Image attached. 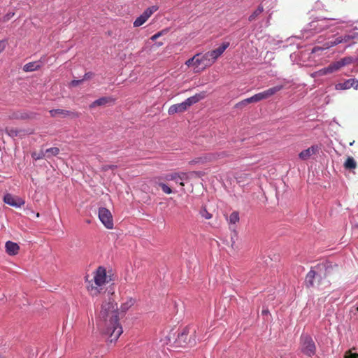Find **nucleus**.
I'll list each match as a JSON object with an SVG mask.
<instances>
[{
    "label": "nucleus",
    "instance_id": "obj_51",
    "mask_svg": "<svg viewBox=\"0 0 358 358\" xmlns=\"http://www.w3.org/2000/svg\"><path fill=\"white\" fill-rule=\"evenodd\" d=\"M355 355H357V358H358V353H355Z\"/></svg>",
    "mask_w": 358,
    "mask_h": 358
},
{
    "label": "nucleus",
    "instance_id": "obj_18",
    "mask_svg": "<svg viewBox=\"0 0 358 358\" xmlns=\"http://www.w3.org/2000/svg\"><path fill=\"white\" fill-rule=\"evenodd\" d=\"M319 148L317 145H313L308 149H306L303 151H301L299 154V157L302 160H307L308 159L313 155L316 154V152L318 151Z\"/></svg>",
    "mask_w": 358,
    "mask_h": 358
},
{
    "label": "nucleus",
    "instance_id": "obj_46",
    "mask_svg": "<svg viewBox=\"0 0 358 358\" xmlns=\"http://www.w3.org/2000/svg\"><path fill=\"white\" fill-rule=\"evenodd\" d=\"M160 35H161V33H160V32H159V33H157V34H155V35H153V36L150 38V39H151V40H152V41H155V40H156V39H157V38Z\"/></svg>",
    "mask_w": 358,
    "mask_h": 358
},
{
    "label": "nucleus",
    "instance_id": "obj_24",
    "mask_svg": "<svg viewBox=\"0 0 358 358\" xmlns=\"http://www.w3.org/2000/svg\"><path fill=\"white\" fill-rule=\"evenodd\" d=\"M357 166V162L352 157H348L343 164L344 168L347 170L355 169Z\"/></svg>",
    "mask_w": 358,
    "mask_h": 358
},
{
    "label": "nucleus",
    "instance_id": "obj_14",
    "mask_svg": "<svg viewBox=\"0 0 358 358\" xmlns=\"http://www.w3.org/2000/svg\"><path fill=\"white\" fill-rule=\"evenodd\" d=\"M5 131L9 136H10L12 138L17 137V136L22 138L24 136H26L27 134H31L34 132L32 130L27 131L24 129H18L13 128V127L6 128Z\"/></svg>",
    "mask_w": 358,
    "mask_h": 358
},
{
    "label": "nucleus",
    "instance_id": "obj_47",
    "mask_svg": "<svg viewBox=\"0 0 358 358\" xmlns=\"http://www.w3.org/2000/svg\"><path fill=\"white\" fill-rule=\"evenodd\" d=\"M257 94L259 95V96H260L262 100L266 99L265 97H264V94L263 92L257 93Z\"/></svg>",
    "mask_w": 358,
    "mask_h": 358
},
{
    "label": "nucleus",
    "instance_id": "obj_5",
    "mask_svg": "<svg viewBox=\"0 0 358 358\" xmlns=\"http://www.w3.org/2000/svg\"><path fill=\"white\" fill-rule=\"evenodd\" d=\"M190 333L194 334L195 330L192 329L191 331V327H185L180 333H178V338L176 340V343L178 346H186L187 345H192L195 343V339L194 338L192 341L190 337H189V334Z\"/></svg>",
    "mask_w": 358,
    "mask_h": 358
},
{
    "label": "nucleus",
    "instance_id": "obj_17",
    "mask_svg": "<svg viewBox=\"0 0 358 358\" xmlns=\"http://www.w3.org/2000/svg\"><path fill=\"white\" fill-rule=\"evenodd\" d=\"M115 101V99H114L112 96H103V97L93 101L90 105V108H93L96 106H105L108 103H114Z\"/></svg>",
    "mask_w": 358,
    "mask_h": 358
},
{
    "label": "nucleus",
    "instance_id": "obj_33",
    "mask_svg": "<svg viewBox=\"0 0 358 358\" xmlns=\"http://www.w3.org/2000/svg\"><path fill=\"white\" fill-rule=\"evenodd\" d=\"M316 73L318 76H324V75L331 73V71H330L329 67L328 66L327 67H325V68H323V69L319 70L318 71L316 72Z\"/></svg>",
    "mask_w": 358,
    "mask_h": 358
},
{
    "label": "nucleus",
    "instance_id": "obj_53",
    "mask_svg": "<svg viewBox=\"0 0 358 358\" xmlns=\"http://www.w3.org/2000/svg\"><path fill=\"white\" fill-rule=\"evenodd\" d=\"M0 358H3V356L0 354Z\"/></svg>",
    "mask_w": 358,
    "mask_h": 358
},
{
    "label": "nucleus",
    "instance_id": "obj_40",
    "mask_svg": "<svg viewBox=\"0 0 358 358\" xmlns=\"http://www.w3.org/2000/svg\"><path fill=\"white\" fill-rule=\"evenodd\" d=\"M83 81V80H73L71 82L70 85L72 87H76L80 83H81Z\"/></svg>",
    "mask_w": 358,
    "mask_h": 358
},
{
    "label": "nucleus",
    "instance_id": "obj_49",
    "mask_svg": "<svg viewBox=\"0 0 358 358\" xmlns=\"http://www.w3.org/2000/svg\"><path fill=\"white\" fill-rule=\"evenodd\" d=\"M134 24V27H138L140 25H142L143 24L138 23V24Z\"/></svg>",
    "mask_w": 358,
    "mask_h": 358
},
{
    "label": "nucleus",
    "instance_id": "obj_38",
    "mask_svg": "<svg viewBox=\"0 0 358 358\" xmlns=\"http://www.w3.org/2000/svg\"><path fill=\"white\" fill-rule=\"evenodd\" d=\"M117 168L116 165H104L101 167V170L103 171H107L109 169L114 170Z\"/></svg>",
    "mask_w": 358,
    "mask_h": 358
},
{
    "label": "nucleus",
    "instance_id": "obj_52",
    "mask_svg": "<svg viewBox=\"0 0 358 358\" xmlns=\"http://www.w3.org/2000/svg\"><path fill=\"white\" fill-rule=\"evenodd\" d=\"M36 217H39V213H38L36 214Z\"/></svg>",
    "mask_w": 358,
    "mask_h": 358
},
{
    "label": "nucleus",
    "instance_id": "obj_3",
    "mask_svg": "<svg viewBox=\"0 0 358 358\" xmlns=\"http://www.w3.org/2000/svg\"><path fill=\"white\" fill-rule=\"evenodd\" d=\"M315 280H317V287L320 290H323L325 288H329L331 285V283L329 280H322L320 275H318L317 272L310 269V271L306 274L305 283L308 288L314 287Z\"/></svg>",
    "mask_w": 358,
    "mask_h": 358
},
{
    "label": "nucleus",
    "instance_id": "obj_34",
    "mask_svg": "<svg viewBox=\"0 0 358 358\" xmlns=\"http://www.w3.org/2000/svg\"><path fill=\"white\" fill-rule=\"evenodd\" d=\"M262 101L259 95L258 94H256L253 95L252 96L248 98V102H252V103H257Z\"/></svg>",
    "mask_w": 358,
    "mask_h": 358
},
{
    "label": "nucleus",
    "instance_id": "obj_22",
    "mask_svg": "<svg viewBox=\"0 0 358 358\" xmlns=\"http://www.w3.org/2000/svg\"><path fill=\"white\" fill-rule=\"evenodd\" d=\"M283 89V85H276L275 87H271L266 90L263 91L264 94L265 99H268L269 97L274 95L278 92L280 91Z\"/></svg>",
    "mask_w": 358,
    "mask_h": 358
},
{
    "label": "nucleus",
    "instance_id": "obj_50",
    "mask_svg": "<svg viewBox=\"0 0 358 358\" xmlns=\"http://www.w3.org/2000/svg\"><path fill=\"white\" fill-rule=\"evenodd\" d=\"M244 178H249V175H248V174H244Z\"/></svg>",
    "mask_w": 358,
    "mask_h": 358
},
{
    "label": "nucleus",
    "instance_id": "obj_35",
    "mask_svg": "<svg viewBox=\"0 0 358 358\" xmlns=\"http://www.w3.org/2000/svg\"><path fill=\"white\" fill-rule=\"evenodd\" d=\"M159 186L161 187L162 191L167 194H170L172 193V190L168 186L166 185V184L164 183H160L159 184Z\"/></svg>",
    "mask_w": 358,
    "mask_h": 358
},
{
    "label": "nucleus",
    "instance_id": "obj_23",
    "mask_svg": "<svg viewBox=\"0 0 358 358\" xmlns=\"http://www.w3.org/2000/svg\"><path fill=\"white\" fill-rule=\"evenodd\" d=\"M283 89V85H276L275 87H271L266 90L263 91L264 94L265 99H268L269 97L274 95L278 92L280 91Z\"/></svg>",
    "mask_w": 358,
    "mask_h": 358
},
{
    "label": "nucleus",
    "instance_id": "obj_28",
    "mask_svg": "<svg viewBox=\"0 0 358 358\" xmlns=\"http://www.w3.org/2000/svg\"><path fill=\"white\" fill-rule=\"evenodd\" d=\"M46 157H50L52 156H57L59 153V149L56 147L50 148L45 150Z\"/></svg>",
    "mask_w": 358,
    "mask_h": 358
},
{
    "label": "nucleus",
    "instance_id": "obj_8",
    "mask_svg": "<svg viewBox=\"0 0 358 358\" xmlns=\"http://www.w3.org/2000/svg\"><path fill=\"white\" fill-rule=\"evenodd\" d=\"M36 117V113L29 111H12L8 115L10 120H33Z\"/></svg>",
    "mask_w": 358,
    "mask_h": 358
},
{
    "label": "nucleus",
    "instance_id": "obj_29",
    "mask_svg": "<svg viewBox=\"0 0 358 358\" xmlns=\"http://www.w3.org/2000/svg\"><path fill=\"white\" fill-rule=\"evenodd\" d=\"M263 11V7L259 6L257 9L249 17L250 21H253L257 20V16L261 14Z\"/></svg>",
    "mask_w": 358,
    "mask_h": 358
},
{
    "label": "nucleus",
    "instance_id": "obj_6",
    "mask_svg": "<svg viewBox=\"0 0 358 358\" xmlns=\"http://www.w3.org/2000/svg\"><path fill=\"white\" fill-rule=\"evenodd\" d=\"M99 218L102 224L108 229L113 228V219L110 210L106 208L99 209Z\"/></svg>",
    "mask_w": 358,
    "mask_h": 358
},
{
    "label": "nucleus",
    "instance_id": "obj_39",
    "mask_svg": "<svg viewBox=\"0 0 358 358\" xmlns=\"http://www.w3.org/2000/svg\"><path fill=\"white\" fill-rule=\"evenodd\" d=\"M341 43H343V38H341V37L339 36L335 38V40L333 42H331V45H336Z\"/></svg>",
    "mask_w": 358,
    "mask_h": 358
},
{
    "label": "nucleus",
    "instance_id": "obj_31",
    "mask_svg": "<svg viewBox=\"0 0 358 358\" xmlns=\"http://www.w3.org/2000/svg\"><path fill=\"white\" fill-rule=\"evenodd\" d=\"M357 35H358V34L355 33L353 35L346 34V35L342 36L341 37V38H343V43H346V42H348L349 41H350L351 39L356 38L357 37Z\"/></svg>",
    "mask_w": 358,
    "mask_h": 358
},
{
    "label": "nucleus",
    "instance_id": "obj_19",
    "mask_svg": "<svg viewBox=\"0 0 358 358\" xmlns=\"http://www.w3.org/2000/svg\"><path fill=\"white\" fill-rule=\"evenodd\" d=\"M206 96V92L203 91L200 93L196 94L195 95L187 98L185 103L187 108L190 107L192 105L199 102V101L203 99Z\"/></svg>",
    "mask_w": 358,
    "mask_h": 358
},
{
    "label": "nucleus",
    "instance_id": "obj_1",
    "mask_svg": "<svg viewBox=\"0 0 358 358\" xmlns=\"http://www.w3.org/2000/svg\"><path fill=\"white\" fill-rule=\"evenodd\" d=\"M113 293H108L101 306L96 324L100 331L108 336L110 342H115L123 330L120 323V312L117 303L113 297Z\"/></svg>",
    "mask_w": 358,
    "mask_h": 358
},
{
    "label": "nucleus",
    "instance_id": "obj_48",
    "mask_svg": "<svg viewBox=\"0 0 358 358\" xmlns=\"http://www.w3.org/2000/svg\"><path fill=\"white\" fill-rule=\"evenodd\" d=\"M268 313V310H262V314H263V315H266Z\"/></svg>",
    "mask_w": 358,
    "mask_h": 358
},
{
    "label": "nucleus",
    "instance_id": "obj_25",
    "mask_svg": "<svg viewBox=\"0 0 358 358\" xmlns=\"http://www.w3.org/2000/svg\"><path fill=\"white\" fill-rule=\"evenodd\" d=\"M216 160H217V157H216V153L214 152V153H208V154L206 155L203 157L200 158L197 162H201L202 163H203V162H214Z\"/></svg>",
    "mask_w": 358,
    "mask_h": 358
},
{
    "label": "nucleus",
    "instance_id": "obj_13",
    "mask_svg": "<svg viewBox=\"0 0 358 358\" xmlns=\"http://www.w3.org/2000/svg\"><path fill=\"white\" fill-rule=\"evenodd\" d=\"M353 87L355 90L358 89V80L355 78H350L345 80L343 83H339L336 85V90H345Z\"/></svg>",
    "mask_w": 358,
    "mask_h": 358
},
{
    "label": "nucleus",
    "instance_id": "obj_15",
    "mask_svg": "<svg viewBox=\"0 0 358 358\" xmlns=\"http://www.w3.org/2000/svg\"><path fill=\"white\" fill-rule=\"evenodd\" d=\"M51 117H55L57 116H60L62 117H65L67 116H72V117H78L79 114L78 113L71 112L70 110H63V109H52L49 111Z\"/></svg>",
    "mask_w": 358,
    "mask_h": 358
},
{
    "label": "nucleus",
    "instance_id": "obj_7",
    "mask_svg": "<svg viewBox=\"0 0 358 358\" xmlns=\"http://www.w3.org/2000/svg\"><path fill=\"white\" fill-rule=\"evenodd\" d=\"M212 66L206 52L203 55L198 53L195 55V72L203 71L206 67Z\"/></svg>",
    "mask_w": 358,
    "mask_h": 358
},
{
    "label": "nucleus",
    "instance_id": "obj_45",
    "mask_svg": "<svg viewBox=\"0 0 358 358\" xmlns=\"http://www.w3.org/2000/svg\"><path fill=\"white\" fill-rule=\"evenodd\" d=\"M14 15V13H9L4 17L5 21H8L11 19V17Z\"/></svg>",
    "mask_w": 358,
    "mask_h": 358
},
{
    "label": "nucleus",
    "instance_id": "obj_26",
    "mask_svg": "<svg viewBox=\"0 0 358 358\" xmlns=\"http://www.w3.org/2000/svg\"><path fill=\"white\" fill-rule=\"evenodd\" d=\"M240 220L239 213L237 211L232 212L228 219L229 224H235Z\"/></svg>",
    "mask_w": 358,
    "mask_h": 358
},
{
    "label": "nucleus",
    "instance_id": "obj_4",
    "mask_svg": "<svg viewBox=\"0 0 358 358\" xmlns=\"http://www.w3.org/2000/svg\"><path fill=\"white\" fill-rule=\"evenodd\" d=\"M301 350L308 356L312 357L316 352V346L311 336L309 335H302L301 336Z\"/></svg>",
    "mask_w": 358,
    "mask_h": 358
},
{
    "label": "nucleus",
    "instance_id": "obj_44",
    "mask_svg": "<svg viewBox=\"0 0 358 358\" xmlns=\"http://www.w3.org/2000/svg\"><path fill=\"white\" fill-rule=\"evenodd\" d=\"M345 358H357V355H355V354H352L349 352L345 355Z\"/></svg>",
    "mask_w": 358,
    "mask_h": 358
},
{
    "label": "nucleus",
    "instance_id": "obj_32",
    "mask_svg": "<svg viewBox=\"0 0 358 358\" xmlns=\"http://www.w3.org/2000/svg\"><path fill=\"white\" fill-rule=\"evenodd\" d=\"M215 153H216V157H217V160L220 159L228 157L230 156L229 152L227 151H220V152H217Z\"/></svg>",
    "mask_w": 358,
    "mask_h": 358
},
{
    "label": "nucleus",
    "instance_id": "obj_41",
    "mask_svg": "<svg viewBox=\"0 0 358 358\" xmlns=\"http://www.w3.org/2000/svg\"><path fill=\"white\" fill-rule=\"evenodd\" d=\"M94 76V73H92V72H87L86 73L84 76H83V78L82 80H88V79H90L93 77Z\"/></svg>",
    "mask_w": 358,
    "mask_h": 358
},
{
    "label": "nucleus",
    "instance_id": "obj_27",
    "mask_svg": "<svg viewBox=\"0 0 358 358\" xmlns=\"http://www.w3.org/2000/svg\"><path fill=\"white\" fill-rule=\"evenodd\" d=\"M38 65L36 62H29L25 64L23 67V70L26 72L33 71L38 68Z\"/></svg>",
    "mask_w": 358,
    "mask_h": 358
},
{
    "label": "nucleus",
    "instance_id": "obj_2",
    "mask_svg": "<svg viewBox=\"0 0 358 358\" xmlns=\"http://www.w3.org/2000/svg\"><path fill=\"white\" fill-rule=\"evenodd\" d=\"M85 282L89 294L92 296H97L103 292L107 282L106 268L103 266H99L93 272V278L90 280L86 278Z\"/></svg>",
    "mask_w": 358,
    "mask_h": 358
},
{
    "label": "nucleus",
    "instance_id": "obj_16",
    "mask_svg": "<svg viewBox=\"0 0 358 358\" xmlns=\"http://www.w3.org/2000/svg\"><path fill=\"white\" fill-rule=\"evenodd\" d=\"M158 9L156 6L148 8L139 17H138L134 22H145Z\"/></svg>",
    "mask_w": 358,
    "mask_h": 358
},
{
    "label": "nucleus",
    "instance_id": "obj_43",
    "mask_svg": "<svg viewBox=\"0 0 358 358\" xmlns=\"http://www.w3.org/2000/svg\"><path fill=\"white\" fill-rule=\"evenodd\" d=\"M32 157L35 159H40L46 157V155H45V153H41V154L37 155V157H35V154H33Z\"/></svg>",
    "mask_w": 358,
    "mask_h": 358
},
{
    "label": "nucleus",
    "instance_id": "obj_20",
    "mask_svg": "<svg viewBox=\"0 0 358 358\" xmlns=\"http://www.w3.org/2000/svg\"><path fill=\"white\" fill-rule=\"evenodd\" d=\"M187 108H188L187 107L185 101H183L182 103L171 106L168 110V113L169 115H173L175 113L185 112Z\"/></svg>",
    "mask_w": 358,
    "mask_h": 358
},
{
    "label": "nucleus",
    "instance_id": "obj_10",
    "mask_svg": "<svg viewBox=\"0 0 358 358\" xmlns=\"http://www.w3.org/2000/svg\"><path fill=\"white\" fill-rule=\"evenodd\" d=\"M352 57H345L338 61L332 62L329 65L331 73L339 71L341 68L352 63Z\"/></svg>",
    "mask_w": 358,
    "mask_h": 358
},
{
    "label": "nucleus",
    "instance_id": "obj_37",
    "mask_svg": "<svg viewBox=\"0 0 358 358\" xmlns=\"http://www.w3.org/2000/svg\"><path fill=\"white\" fill-rule=\"evenodd\" d=\"M248 98L245 99H243V101L237 103L236 104V108H243L247 104L251 103L252 102H248Z\"/></svg>",
    "mask_w": 358,
    "mask_h": 358
},
{
    "label": "nucleus",
    "instance_id": "obj_21",
    "mask_svg": "<svg viewBox=\"0 0 358 358\" xmlns=\"http://www.w3.org/2000/svg\"><path fill=\"white\" fill-rule=\"evenodd\" d=\"M6 252L9 255H15L19 252L20 246L14 242L7 241L5 245Z\"/></svg>",
    "mask_w": 358,
    "mask_h": 358
},
{
    "label": "nucleus",
    "instance_id": "obj_30",
    "mask_svg": "<svg viewBox=\"0 0 358 358\" xmlns=\"http://www.w3.org/2000/svg\"><path fill=\"white\" fill-rule=\"evenodd\" d=\"M200 215H201V217H204L206 220L212 218V214L207 210L206 207H203L201 209Z\"/></svg>",
    "mask_w": 358,
    "mask_h": 358
},
{
    "label": "nucleus",
    "instance_id": "obj_12",
    "mask_svg": "<svg viewBox=\"0 0 358 358\" xmlns=\"http://www.w3.org/2000/svg\"><path fill=\"white\" fill-rule=\"evenodd\" d=\"M3 201L11 206L16 208L21 207L24 204V200L18 197V196H14L10 194H6L3 197Z\"/></svg>",
    "mask_w": 358,
    "mask_h": 358
},
{
    "label": "nucleus",
    "instance_id": "obj_42",
    "mask_svg": "<svg viewBox=\"0 0 358 358\" xmlns=\"http://www.w3.org/2000/svg\"><path fill=\"white\" fill-rule=\"evenodd\" d=\"M6 46V43L4 41H0V53L2 52Z\"/></svg>",
    "mask_w": 358,
    "mask_h": 358
},
{
    "label": "nucleus",
    "instance_id": "obj_9",
    "mask_svg": "<svg viewBox=\"0 0 358 358\" xmlns=\"http://www.w3.org/2000/svg\"><path fill=\"white\" fill-rule=\"evenodd\" d=\"M229 46V43L225 42L223 43L217 48L206 52L207 56L208 57L212 65L215 62L217 59L222 55V53Z\"/></svg>",
    "mask_w": 358,
    "mask_h": 358
},
{
    "label": "nucleus",
    "instance_id": "obj_11",
    "mask_svg": "<svg viewBox=\"0 0 358 358\" xmlns=\"http://www.w3.org/2000/svg\"><path fill=\"white\" fill-rule=\"evenodd\" d=\"M188 176L186 173L181 172V173H171L166 174L164 177V179L167 181L173 180L176 184H180L182 187L185 186V184L183 182L184 180H187Z\"/></svg>",
    "mask_w": 358,
    "mask_h": 358
},
{
    "label": "nucleus",
    "instance_id": "obj_54",
    "mask_svg": "<svg viewBox=\"0 0 358 358\" xmlns=\"http://www.w3.org/2000/svg\"><path fill=\"white\" fill-rule=\"evenodd\" d=\"M357 310H358V307H357Z\"/></svg>",
    "mask_w": 358,
    "mask_h": 358
},
{
    "label": "nucleus",
    "instance_id": "obj_36",
    "mask_svg": "<svg viewBox=\"0 0 358 358\" xmlns=\"http://www.w3.org/2000/svg\"><path fill=\"white\" fill-rule=\"evenodd\" d=\"M185 64L187 66H194V70L195 71V55L189 59L188 60H187L185 62Z\"/></svg>",
    "mask_w": 358,
    "mask_h": 358
}]
</instances>
